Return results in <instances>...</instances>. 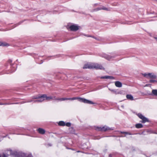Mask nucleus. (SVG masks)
<instances>
[{"label": "nucleus", "mask_w": 157, "mask_h": 157, "mask_svg": "<svg viewBox=\"0 0 157 157\" xmlns=\"http://www.w3.org/2000/svg\"><path fill=\"white\" fill-rule=\"evenodd\" d=\"M78 99L80 101L84 102L86 103H87L91 104H95V103L90 100H88L85 98L74 97L72 98H61L60 99H58L60 101H63L65 100H74L76 99Z\"/></svg>", "instance_id": "nucleus-1"}, {"label": "nucleus", "mask_w": 157, "mask_h": 157, "mask_svg": "<svg viewBox=\"0 0 157 157\" xmlns=\"http://www.w3.org/2000/svg\"><path fill=\"white\" fill-rule=\"evenodd\" d=\"M2 154H4L6 156L8 157L9 155H12L16 157H20V155H24V154H21L20 153L17 152L15 151H13L11 150H7Z\"/></svg>", "instance_id": "nucleus-2"}, {"label": "nucleus", "mask_w": 157, "mask_h": 157, "mask_svg": "<svg viewBox=\"0 0 157 157\" xmlns=\"http://www.w3.org/2000/svg\"><path fill=\"white\" fill-rule=\"evenodd\" d=\"M46 97V95L44 94L42 96H38L36 97H34L33 98L36 99L37 100H34V102H41L45 100V98Z\"/></svg>", "instance_id": "nucleus-3"}, {"label": "nucleus", "mask_w": 157, "mask_h": 157, "mask_svg": "<svg viewBox=\"0 0 157 157\" xmlns=\"http://www.w3.org/2000/svg\"><path fill=\"white\" fill-rule=\"evenodd\" d=\"M90 68L96 69L104 70V67L101 65L97 63H92V65Z\"/></svg>", "instance_id": "nucleus-4"}, {"label": "nucleus", "mask_w": 157, "mask_h": 157, "mask_svg": "<svg viewBox=\"0 0 157 157\" xmlns=\"http://www.w3.org/2000/svg\"><path fill=\"white\" fill-rule=\"evenodd\" d=\"M101 56L103 57L108 60H110L113 58L115 57V56H110L105 54H103L100 55Z\"/></svg>", "instance_id": "nucleus-5"}, {"label": "nucleus", "mask_w": 157, "mask_h": 157, "mask_svg": "<svg viewBox=\"0 0 157 157\" xmlns=\"http://www.w3.org/2000/svg\"><path fill=\"white\" fill-rule=\"evenodd\" d=\"M112 129L106 126H105L102 128L101 127H97L96 130L99 131H106L111 130Z\"/></svg>", "instance_id": "nucleus-6"}, {"label": "nucleus", "mask_w": 157, "mask_h": 157, "mask_svg": "<svg viewBox=\"0 0 157 157\" xmlns=\"http://www.w3.org/2000/svg\"><path fill=\"white\" fill-rule=\"evenodd\" d=\"M137 115L142 120V123H145L146 122L149 121L142 114L139 113L137 114Z\"/></svg>", "instance_id": "nucleus-7"}, {"label": "nucleus", "mask_w": 157, "mask_h": 157, "mask_svg": "<svg viewBox=\"0 0 157 157\" xmlns=\"http://www.w3.org/2000/svg\"><path fill=\"white\" fill-rule=\"evenodd\" d=\"M70 29L72 31H76L79 29V27L75 25H72L70 26Z\"/></svg>", "instance_id": "nucleus-8"}, {"label": "nucleus", "mask_w": 157, "mask_h": 157, "mask_svg": "<svg viewBox=\"0 0 157 157\" xmlns=\"http://www.w3.org/2000/svg\"><path fill=\"white\" fill-rule=\"evenodd\" d=\"M105 10L107 11H109L110 10V9L109 8H107L105 7H99V8H98L96 9H94L92 11L94 12V11H97L99 10Z\"/></svg>", "instance_id": "nucleus-9"}, {"label": "nucleus", "mask_w": 157, "mask_h": 157, "mask_svg": "<svg viewBox=\"0 0 157 157\" xmlns=\"http://www.w3.org/2000/svg\"><path fill=\"white\" fill-rule=\"evenodd\" d=\"M149 78L152 79H156L157 80V76L153 73H148Z\"/></svg>", "instance_id": "nucleus-10"}, {"label": "nucleus", "mask_w": 157, "mask_h": 157, "mask_svg": "<svg viewBox=\"0 0 157 157\" xmlns=\"http://www.w3.org/2000/svg\"><path fill=\"white\" fill-rule=\"evenodd\" d=\"M45 99L46 100H48V101H50L51 100H58L57 99H59V98H56L55 97H52L51 96L50 97H47L46 96V97H45Z\"/></svg>", "instance_id": "nucleus-11"}, {"label": "nucleus", "mask_w": 157, "mask_h": 157, "mask_svg": "<svg viewBox=\"0 0 157 157\" xmlns=\"http://www.w3.org/2000/svg\"><path fill=\"white\" fill-rule=\"evenodd\" d=\"M92 65V63H87L85 64L83 66V69H92V68H90V66Z\"/></svg>", "instance_id": "nucleus-12"}, {"label": "nucleus", "mask_w": 157, "mask_h": 157, "mask_svg": "<svg viewBox=\"0 0 157 157\" xmlns=\"http://www.w3.org/2000/svg\"><path fill=\"white\" fill-rule=\"evenodd\" d=\"M115 85L117 87H121L122 86L121 83L119 81H116L115 82Z\"/></svg>", "instance_id": "nucleus-13"}, {"label": "nucleus", "mask_w": 157, "mask_h": 157, "mask_svg": "<svg viewBox=\"0 0 157 157\" xmlns=\"http://www.w3.org/2000/svg\"><path fill=\"white\" fill-rule=\"evenodd\" d=\"M38 131L40 133L42 134H44L45 132L44 130L41 128H38Z\"/></svg>", "instance_id": "nucleus-14"}, {"label": "nucleus", "mask_w": 157, "mask_h": 157, "mask_svg": "<svg viewBox=\"0 0 157 157\" xmlns=\"http://www.w3.org/2000/svg\"><path fill=\"white\" fill-rule=\"evenodd\" d=\"M151 95L157 96V90L154 89L152 90Z\"/></svg>", "instance_id": "nucleus-15"}, {"label": "nucleus", "mask_w": 157, "mask_h": 157, "mask_svg": "<svg viewBox=\"0 0 157 157\" xmlns=\"http://www.w3.org/2000/svg\"><path fill=\"white\" fill-rule=\"evenodd\" d=\"M126 97L128 99H129L130 100H134L133 97L131 95H127Z\"/></svg>", "instance_id": "nucleus-16"}, {"label": "nucleus", "mask_w": 157, "mask_h": 157, "mask_svg": "<svg viewBox=\"0 0 157 157\" xmlns=\"http://www.w3.org/2000/svg\"><path fill=\"white\" fill-rule=\"evenodd\" d=\"M9 45L6 42H3L0 41V46H6Z\"/></svg>", "instance_id": "nucleus-17"}, {"label": "nucleus", "mask_w": 157, "mask_h": 157, "mask_svg": "<svg viewBox=\"0 0 157 157\" xmlns=\"http://www.w3.org/2000/svg\"><path fill=\"white\" fill-rule=\"evenodd\" d=\"M143 126V125L141 124H138L136 125V127L137 128H141Z\"/></svg>", "instance_id": "nucleus-18"}, {"label": "nucleus", "mask_w": 157, "mask_h": 157, "mask_svg": "<svg viewBox=\"0 0 157 157\" xmlns=\"http://www.w3.org/2000/svg\"><path fill=\"white\" fill-rule=\"evenodd\" d=\"M58 124L60 126H63L65 125V123L63 121H60L59 122Z\"/></svg>", "instance_id": "nucleus-19"}, {"label": "nucleus", "mask_w": 157, "mask_h": 157, "mask_svg": "<svg viewBox=\"0 0 157 157\" xmlns=\"http://www.w3.org/2000/svg\"><path fill=\"white\" fill-rule=\"evenodd\" d=\"M149 82L151 83H157V80H154L153 79H150L149 80Z\"/></svg>", "instance_id": "nucleus-20"}, {"label": "nucleus", "mask_w": 157, "mask_h": 157, "mask_svg": "<svg viewBox=\"0 0 157 157\" xmlns=\"http://www.w3.org/2000/svg\"><path fill=\"white\" fill-rule=\"evenodd\" d=\"M143 75L147 78H149L148 73H144L142 74Z\"/></svg>", "instance_id": "nucleus-21"}, {"label": "nucleus", "mask_w": 157, "mask_h": 157, "mask_svg": "<svg viewBox=\"0 0 157 157\" xmlns=\"http://www.w3.org/2000/svg\"><path fill=\"white\" fill-rule=\"evenodd\" d=\"M121 133H122V134H127V135H132V134L130 133H129V132H121Z\"/></svg>", "instance_id": "nucleus-22"}, {"label": "nucleus", "mask_w": 157, "mask_h": 157, "mask_svg": "<svg viewBox=\"0 0 157 157\" xmlns=\"http://www.w3.org/2000/svg\"><path fill=\"white\" fill-rule=\"evenodd\" d=\"M107 79H114V78L113 76H107Z\"/></svg>", "instance_id": "nucleus-23"}, {"label": "nucleus", "mask_w": 157, "mask_h": 157, "mask_svg": "<svg viewBox=\"0 0 157 157\" xmlns=\"http://www.w3.org/2000/svg\"><path fill=\"white\" fill-rule=\"evenodd\" d=\"M83 35L84 36H87V37H92L93 38H94L96 40L97 39L96 38L94 37V36L92 37L91 36H90V35H86V34H83Z\"/></svg>", "instance_id": "nucleus-24"}, {"label": "nucleus", "mask_w": 157, "mask_h": 157, "mask_svg": "<svg viewBox=\"0 0 157 157\" xmlns=\"http://www.w3.org/2000/svg\"><path fill=\"white\" fill-rule=\"evenodd\" d=\"M71 124L70 123H67L66 124H65V125L68 127H70L71 126Z\"/></svg>", "instance_id": "nucleus-25"}, {"label": "nucleus", "mask_w": 157, "mask_h": 157, "mask_svg": "<svg viewBox=\"0 0 157 157\" xmlns=\"http://www.w3.org/2000/svg\"><path fill=\"white\" fill-rule=\"evenodd\" d=\"M101 79H107V76H102L100 77Z\"/></svg>", "instance_id": "nucleus-26"}, {"label": "nucleus", "mask_w": 157, "mask_h": 157, "mask_svg": "<svg viewBox=\"0 0 157 157\" xmlns=\"http://www.w3.org/2000/svg\"><path fill=\"white\" fill-rule=\"evenodd\" d=\"M13 103H12L11 104H13ZM9 104V103H0V105H9V104Z\"/></svg>", "instance_id": "nucleus-27"}, {"label": "nucleus", "mask_w": 157, "mask_h": 157, "mask_svg": "<svg viewBox=\"0 0 157 157\" xmlns=\"http://www.w3.org/2000/svg\"><path fill=\"white\" fill-rule=\"evenodd\" d=\"M2 157H8L7 156H6L4 154H2Z\"/></svg>", "instance_id": "nucleus-28"}, {"label": "nucleus", "mask_w": 157, "mask_h": 157, "mask_svg": "<svg viewBox=\"0 0 157 157\" xmlns=\"http://www.w3.org/2000/svg\"><path fill=\"white\" fill-rule=\"evenodd\" d=\"M31 155H29L27 157H31Z\"/></svg>", "instance_id": "nucleus-29"}, {"label": "nucleus", "mask_w": 157, "mask_h": 157, "mask_svg": "<svg viewBox=\"0 0 157 157\" xmlns=\"http://www.w3.org/2000/svg\"><path fill=\"white\" fill-rule=\"evenodd\" d=\"M32 101H32V100H31V101H28V102H32Z\"/></svg>", "instance_id": "nucleus-30"}, {"label": "nucleus", "mask_w": 157, "mask_h": 157, "mask_svg": "<svg viewBox=\"0 0 157 157\" xmlns=\"http://www.w3.org/2000/svg\"><path fill=\"white\" fill-rule=\"evenodd\" d=\"M109 156L110 157H111V155L110 154L109 155Z\"/></svg>", "instance_id": "nucleus-31"}, {"label": "nucleus", "mask_w": 157, "mask_h": 157, "mask_svg": "<svg viewBox=\"0 0 157 157\" xmlns=\"http://www.w3.org/2000/svg\"><path fill=\"white\" fill-rule=\"evenodd\" d=\"M147 86V85H146V86Z\"/></svg>", "instance_id": "nucleus-32"}, {"label": "nucleus", "mask_w": 157, "mask_h": 157, "mask_svg": "<svg viewBox=\"0 0 157 157\" xmlns=\"http://www.w3.org/2000/svg\"><path fill=\"white\" fill-rule=\"evenodd\" d=\"M122 106V107H123V105H122V106Z\"/></svg>", "instance_id": "nucleus-33"}]
</instances>
